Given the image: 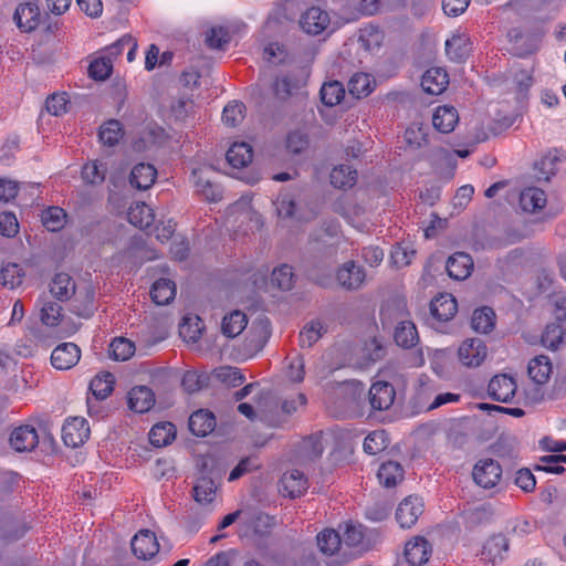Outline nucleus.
Masks as SVG:
<instances>
[{
	"instance_id": "44",
	"label": "nucleus",
	"mask_w": 566,
	"mask_h": 566,
	"mask_svg": "<svg viewBox=\"0 0 566 566\" xmlns=\"http://www.w3.org/2000/svg\"><path fill=\"white\" fill-rule=\"evenodd\" d=\"M317 547L326 556L336 554L342 545V537L334 528H325L316 536Z\"/></svg>"
},
{
	"instance_id": "25",
	"label": "nucleus",
	"mask_w": 566,
	"mask_h": 566,
	"mask_svg": "<svg viewBox=\"0 0 566 566\" xmlns=\"http://www.w3.org/2000/svg\"><path fill=\"white\" fill-rule=\"evenodd\" d=\"M328 332L326 321H307L300 331L298 344L302 348H311Z\"/></svg>"
},
{
	"instance_id": "59",
	"label": "nucleus",
	"mask_w": 566,
	"mask_h": 566,
	"mask_svg": "<svg viewBox=\"0 0 566 566\" xmlns=\"http://www.w3.org/2000/svg\"><path fill=\"white\" fill-rule=\"evenodd\" d=\"M113 71V62L109 55H102L91 62L88 66L90 76L94 80H106Z\"/></svg>"
},
{
	"instance_id": "19",
	"label": "nucleus",
	"mask_w": 566,
	"mask_h": 566,
	"mask_svg": "<svg viewBox=\"0 0 566 566\" xmlns=\"http://www.w3.org/2000/svg\"><path fill=\"white\" fill-rule=\"evenodd\" d=\"M448 275L457 281L465 280L473 270V260L465 252H457L449 256L446 265Z\"/></svg>"
},
{
	"instance_id": "52",
	"label": "nucleus",
	"mask_w": 566,
	"mask_h": 566,
	"mask_svg": "<svg viewBox=\"0 0 566 566\" xmlns=\"http://www.w3.org/2000/svg\"><path fill=\"white\" fill-rule=\"evenodd\" d=\"M24 271L18 263H6L0 270V283L8 289H15L21 285Z\"/></svg>"
},
{
	"instance_id": "7",
	"label": "nucleus",
	"mask_w": 566,
	"mask_h": 566,
	"mask_svg": "<svg viewBox=\"0 0 566 566\" xmlns=\"http://www.w3.org/2000/svg\"><path fill=\"white\" fill-rule=\"evenodd\" d=\"M90 437V427L84 418L75 417L62 427V439L67 447L77 448Z\"/></svg>"
},
{
	"instance_id": "8",
	"label": "nucleus",
	"mask_w": 566,
	"mask_h": 566,
	"mask_svg": "<svg viewBox=\"0 0 566 566\" xmlns=\"http://www.w3.org/2000/svg\"><path fill=\"white\" fill-rule=\"evenodd\" d=\"M329 23V14L319 7H311L300 18L301 29L311 35L323 33Z\"/></svg>"
},
{
	"instance_id": "22",
	"label": "nucleus",
	"mask_w": 566,
	"mask_h": 566,
	"mask_svg": "<svg viewBox=\"0 0 566 566\" xmlns=\"http://www.w3.org/2000/svg\"><path fill=\"white\" fill-rule=\"evenodd\" d=\"M507 549V539L501 534L493 535L484 543L481 551V558L484 562L495 565L503 560L504 554Z\"/></svg>"
},
{
	"instance_id": "21",
	"label": "nucleus",
	"mask_w": 566,
	"mask_h": 566,
	"mask_svg": "<svg viewBox=\"0 0 566 566\" xmlns=\"http://www.w3.org/2000/svg\"><path fill=\"white\" fill-rule=\"evenodd\" d=\"M449 76L441 67H431L424 72L421 78L422 90L431 95H439L447 90Z\"/></svg>"
},
{
	"instance_id": "61",
	"label": "nucleus",
	"mask_w": 566,
	"mask_h": 566,
	"mask_svg": "<svg viewBox=\"0 0 566 566\" xmlns=\"http://www.w3.org/2000/svg\"><path fill=\"white\" fill-rule=\"evenodd\" d=\"M213 376L219 381L230 387H238L243 384L244 376L240 369L232 366H221L213 371Z\"/></svg>"
},
{
	"instance_id": "51",
	"label": "nucleus",
	"mask_w": 566,
	"mask_h": 566,
	"mask_svg": "<svg viewBox=\"0 0 566 566\" xmlns=\"http://www.w3.org/2000/svg\"><path fill=\"white\" fill-rule=\"evenodd\" d=\"M565 335V327L557 322H552L546 325L542 334V345L551 350H556L563 343Z\"/></svg>"
},
{
	"instance_id": "58",
	"label": "nucleus",
	"mask_w": 566,
	"mask_h": 566,
	"mask_svg": "<svg viewBox=\"0 0 566 566\" xmlns=\"http://www.w3.org/2000/svg\"><path fill=\"white\" fill-rule=\"evenodd\" d=\"M388 447V436L385 430H374L364 440L363 449L367 454L376 455Z\"/></svg>"
},
{
	"instance_id": "48",
	"label": "nucleus",
	"mask_w": 566,
	"mask_h": 566,
	"mask_svg": "<svg viewBox=\"0 0 566 566\" xmlns=\"http://www.w3.org/2000/svg\"><path fill=\"white\" fill-rule=\"evenodd\" d=\"M303 85V78L295 74L277 77L273 91L277 98L285 99Z\"/></svg>"
},
{
	"instance_id": "14",
	"label": "nucleus",
	"mask_w": 566,
	"mask_h": 566,
	"mask_svg": "<svg viewBox=\"0 0 566 566\" xmlns=\"http://www.w3.org/2000/svg\"><path fill=\"white\" fill-rule=\"evenodd\" d=\"M422 512V501L417 496H408L398 505L396 518L402 528H410Z\"/></svg>"
},
{
	"instance_id": "63",
	"label": "nucleus",
	"mask_w": 566,
	"mask_h": 566,
	"mask_svg": "<svg viewBox=\"0 0 566 566\" xmlns=\"http://www.w3.org/2000/svg\"><path fill=\"white\" fill-rule=\"evenodd\" d=\"M209 377L207 374H199L195 370H188L184 374L181 386L189 392H196L208 385Z\"/></svg>"
},
{
	"instance_id": "30",
	"label": "nucleus",
	"mask_w": 566,
	"mask_h": 566,
	"mask_svg": "<svg viewBox=\"0 0 566 566\" xmlns=\"http://www.w3.org/2000/svg\"><path fill=\"white\" fill-rule=\"evenodd\" d=\"M189 430L197 437H206L216 428V418L211 411L198 410L189 417Z\"/></svg>"
},
{
	"instance_id": "3",
	"label": "nucleus",
	"mask_w": 566,
	"mask_h": 566,
	"mask_svg": "<svg viewBox=\"0 0 566 566\" xmlns=\"http://www.w3.org/2000/svg\"><path fill=\"white\" fill-rule=\"evenodd\" d=\"M243 350L247 356H253L263 349L270 335V321H249L243 331Z\"/></svg>"
},
{
	"instance_id": "54",
	"label": "nucleus",
	"mask_w": 566,
	"mask_h": 566,
	"mask_svg": "<svg viewBox=\"0 0 566 566\" xmlns=\"http://www.w3.org/2000/svg\"><path fill=\"white\" fill-rule=\"evenodd\" d=\"M217 486L214 481L208 476H201L193 486V499L200 504H209L213 501Z\"/></svg>"
},
{
	"instance_id": "1",
	"label": "nucleus",
	"mask_w": 566,
	"mask_h": 566,
	"mask_svg": "<svg viewBox=\"0 0 566 566\" xmlns=\"http://www.w3.org/2000/svg\"><path fill=\"white\" fill-rule=\"evenodd\" d=\"M81 328V324L73 321H29L25 326L27 335L34 344L51 345L67 338Z\"/></svg>"
},
{
	"instance_id": "45",
	"label": "nucleus",
	"mask_w": 566,
	"mask_h": 566,
	"mask_svg": "<svg viewBox=\"0 0 566 566\" xmlns=\"http://www.w3.org/2000/svg\"><path fill=\"white\" fill-rule=\"evenodd\" d=\"M384 41L382 31L373 24H366L359 29L358 33V44L365 51H373L378 49Z\"/></svg>"
},
{
	"instance_id": "17",
	"label": "nucleus",
	"mask_w": 566,
	"mask_h": 566,
	"mask_svg": "<svg viewBox=\"0 0 566 566\" xmlns=\"http://www.w3.org/2000/svg\"><path fill=\"white\" fill-rule=\"evenodd\" d=\"M336 277L344 289L357 290L363 285L366 274L361 266L348 261L338 269Z\"/></svg>"
},
{
	"instance_id": "31",
	"label": "nucleus",
	"mask_w": 566,
	"mask_h": 566,
	"mask_svg": "<svg viewBox=\"0 0 566 566\" xmlns=\"http://www.w3.org/2000/svg\"><path fill=\"white\" fill-rule=\"evenodd\" d=\"M493 509L490 504H481L463 511L462 518L467 528L473 530L491 522Z\"/></svg>"
},
{
	"instance_id": "50",
	"label": "nucleus",
	"mask_w": 566,
	"mask_h": 566,
	"mask_svg": "<svg viewBox=\"0 0 566 566\" xmlns=\"http://www.w3.org/2000/svg\"><path fill=\"white\" fill-rule=\"evenodd\" d=\"M176 437V428L171 422L155 424L149 432V441L154 447H165Z\"/></svg>"
},
{
	"instance_id": "40",
	"label": "nucleus",
	"mask_w": 566,
	"mask_h": 566,
	"mask_svg": "<svg viewBox=\"0 0 566 566\" xmlns=\"http://www.w3.org/2000/svg\"><path fill=\"white\" fill-rule=\"evenodd\" d=\"M252 147L244 142L233 143L227 151V160L233 168H242L252 161Z\"/></svg>"
},
{
	"instance_id": "27",
	"label": "nucleus",
	"mask_w": 566,
	"mask_h": 566,
	"mask_svg": "<svg viewBox=\"0 0 566 566\" xmlns=\"http://www.w3.org/2000/svg\"><path fill=\"white\" fill-rule=\"evenodd\" d=\"M157 177V170L151 164L139 163L130 171L129 181L133 187L146 190L153 186Z\"/></svg>"
},
{
	"instance_id": "6",
	"label": "nucleus",
	"mask_w": 566,
	"mask_h": 566,
	"mask_svg": "<svg viewBox=\"0 0 566 566\" xmlns=\"http://www.w3.org/2000/svg\"><path fill=\"white\" fill-rule=\"evenodd\" d=\"M432 554V546L427 538L416 536L405 545L403 555L400 560L408 562L411 565L424 566Z\"/></svg>"
},
{
	"instance_id": "57",
	"label": "nucleus",
	"mask_w": 566,
	"mask_h": 566,
	"mask_svg": "<svg viewBox=\"0 0 566 566\" xmlns=\"http://www.w3.org/2000/svg\"><path fill=\"white\" fill-rule=\"evenodd\" d=\"M135 352V345L127 338L117 337L109 344V357L117 361L129 359Z\"/></svg>"
},
{
	"instance_id": "64",
	"label": "nucleus",
	"mask_w": 566,
	"mask_h": 566,
	"mask_svg": "<svg viewBox=\"0 0 566 566\" xmlns=\"http://www.w3.org/2000/svg\"><path fill=\"white\" fill-rule=\"evenodd\" d=\"M564 158L565 154L563 150L552 149L541 158L536 166L548 179L549 175L555 174L557 163L563 161Z\"/></svg>"
},
{
	"instance_id": "12",
	"label": "nucleus",
	"mask_w": 566,
	"mask_h": 566,
	"mask_svg": "<svg viewBox=\"0 0 566 566\" xmlns=\"http://www.w3.org/2000/svg\"><path fill=\"white\" fill-rule=\"evenodd\" d=\"M516 382L513 377L505 374L495 375L489 382L490 397L500 402H510L516 391Z\"/></svg>"
},
{
	"instance_id": "39",
	"label": "nucleus",
	"mask_w": 566,
	"mask_h": 566,
	"mask_svg": "<svg viewBox=\"0 0 566 566\" xmlns=\"http://www.w3.org/2000/svg\"><path fill=\"white\" fill-rule=\"evenodd\" d=\"M115 377L106 371L96 375L90 382V391L94 396L95 401L106 399L114 390Z\"/></svg>"
},
{
	"instance_id": "4",
	"label": "nucleus",
	"mask_w": 566,
	"mask_h": 566,
	"mask_svg": "<svg viewBox=\"0 0 566 566\" xmlns=\"http://www.w3.org/2000/svg\"><path fill=\"white\" fill-rule=\"evenodd\" d=\"M472 476L474 482L481 488L492 489L502 476V468L493 459H482L475 463Z\"/></svg>"
},
{
	"instance_id": "18",
	"label": "nucleus",
	"mask_w": 566,
	"mask_h": 566,
	"mask_svg": "<svg viewBox=\"0 0 566 566\" xmlns=\"http://www.w3.org/2000/svg\"><path fill=\"white\" fill-rule=\"evenodd\" d=\"M210 172L207 168L193 169L191 174L192 181L197 191L205 197L208 201H219L222 198V191L219 186L211 182L208 178Z\"/></svg>"
},
{
	"instance_id": "29",
	"label": "nucleus",
	"mask_w": 566,
	"mask_h": 566,
	"mask_svg": "<svg viewBox=\"0 0 566 566\" xmlns=\"http://www.w3.org/2000/svg\"><path fill=\"white\" fill-rule=\"evenodd\" d=\"M457 312V300L449 293H442L430 302L432 318H454Z\"/></svg>"
},
{
	"instance_id": "43",
	"label": "nucleus",
	"mask_w": 566,
	"mask_h": 566,
	"mask_svg": "<svg viewBox=\"0 0 566 566\" xmlns=\"http://www.w3.org/2000/svg\"><path fill=\"white\" fill-rule=\"evenodd\" d=\"M376 86V81L368 73H355L348 82V91L356 98L369 95Z\"/></svg>"
},
{
	"instance_id": "53",
	"label": "nucleus",
	"mask_w": 566,
	"mask_h": 566,
	"mask_svg": "<svg viewBox=\"0 0 566 566\" xmlns=\"http://www.w3.org/2000/svg\"><path fill=\"white\" fill-rule=\"evenodd\" d=\"M319 95L324 105L335 106L343 101L345 96V88L338 81L326 82L323 84Z\"/></svg>"
},
{
	"instance_id": "37",
	"label": "nucleus",
	"mask_w": 566,
	"mask_h": 566,
	"mask_svg": "<svg viewBox=\"0 0 566 566\" xmlns=\"http://www.w3.org/2000/svg\"><path fill=\"white\" fill-rule=\"evenodd\" d=\"M544 190L537 187L525 188L520 195V206L526 212H536L546 205Z\"/></svg>"
},
{
	"instance_id": "5",
	"label": "nucleus",
	"mask_w": 566,
	"mask_h": 566,
	"mask_svg": "<svg viewBox=\"0 0 566 566\" xmlns=\"http://www.w3.org/2000/svg\"><path fill=\"white\" fill-rule=\"evenodd\" d=\"M444 49L450 61L462 63L470 57L473 51V42L468 33L455 32L446 40Z\"/></svg>"
},
{
	"instance_id": "36",
	"label": "nucleus",
	"mask_w": 566,
	"mask_h": 566,
	"mask_svg": "<svg viewBox=\"0 0 566 566\" xmlns=\"http://www.w3.org/2000/svg\"><path fill=\"white\" fill-rule=\"evenodd\" d=\"M409 315L407 300L403 295L394 294L388 296L381 307V318H402Z\"/></svg>"
},
{
	"instance_id": "56",
	"label": "nucleus",
	"mask_w": 566,
	"mask_h": 566,
	"mask_svg": "<svg viewBox=\"0 0 566 566\" xmlns=\"http://www.w3.org/2000/svg\"><path fill=\"white\" fill-rule=\"evenodd\" d=\"M294 272L292 266L287 264H281L273 269L271 275V284L282 291H289L294 284Z\"/></svg>"
},
{
	"instance_id": "24",
	"label": "nucleus",
	"mask_w": 566,
	"mask_h": 566,
	"mask_svg": "<svg viewBox=\"0 0 566 566\" xmlns=\"http://www.w3.org/2000/svg\"><path fill=\"white\" fill-rule=\"evenodd\" d=\"M459 123V114L455 107L450 105L438 106L432 115V125L442 133H451Z\"/></svg>"
},
{
	"instance_id": "11",
	"label": "nucleus",
	"mask_w": 566,
	"mask_h": 566,
	"mask_svg": "<svg viewBox=\"0 0 566 566\" xmlns=\"http://www.w3.org/2000/svg\"><path fill=\"white\" fill-rule=\"evenodd\" d=\"M460 361L467 367H478L486 357V346L479 338L464 340L458 350Z\"/></svg>"
},
{
	"instance_id": "23",
	"label": "nucleus",
	"mask_w": 566,
	"mask_h": 566,
	"mask_svg": "<svg viewBox=\"0 0 566 566\" xmlns=\"http://www.w3.org/2000/svg\"><path fill=\"white\" fill-rule=\"evenodd\" d=\"M155 405V395L147 386H137L128 392V407L130 410L144 413Z\"/></svg>"
},
{
	"instance_id": "34",
	"label": "nucleus",
	"mask_w": 566,
	"mask_h": 566,
	"mask_svg": "<svg viewBox=\"0 0 566 566\" xmlns=\"http://www.w3.org/2000/svg\"><path fill=\"white\" fill-rule=\"evenodd\" d=\"M50 292L57 301H67L75 293V283L67 273H56L50 284Z\"/></svg>"
},
{
	"instance_id": "42",
	"label": "nucleus",
	"mask_w": 566,
	"mask_h": 566,
	"mask_svg": "<svg viewBox=\"0 0 566 566\" xmlns=\"http://www.w3.org/2000/svg\"><path fill=\"white\" fill-rule=\"evenodd\" d=\"M361 353L367 364H374L385 358L387 349L381 338L376 335H368L364 339Z\"/></svg>"
},
{
	"instance_id": "2",
	"label": "nucleus",
	"mask_w": 566,
	"mask_h": 566,
	"mask_svg": "<svg viewBox=\"0 0 566 566\" xmlns=\"http://www.w3.org/2000/svg\"><path fill=\"white\" fill-rule=\"evenodd\" d=\"M544 35L545 30L541 27L526 30L513 28L509 32L513 50L521 57H525L537 52Z\"/></svg>"
},
{
	"instance_id": "35",
	"label": "nucleus",
	"mask_w": 566,
	"mask_h": 566,
	"mask_svg": "<svg viewBox=\"0 0 566 566\" xmlns=\"http://www.w3.org/2000/svg\"><path fill=\"white\" fill-rule=\"evenodd\" d=\"M129 223L139 229H148L155 221L153 209L144 202H136L127 211Z\"/></svg>"
},
{
	"instance_id": "33",
	"label": "nucleus",
	"mask_w": 566,
	"mask_h": 566,
	"mask_svg": "<svg viewBox=\"0 0 566 566\" xmlns=\"http://www.w3.org/2000/svg\"><path fill=\"white\" fill-rule=\"evenodd\" d=\"M394 339L399 347L411 348L419 342L413 321H399L394 331Z\"/></svg>"
},
{
	"instance_id": "15",
	"label": "nucleus",
	"mask_w": 566,
	"mask_h": 566,
	"mask_svg": "<svg viewBox=\"0 0 566 566\" xmlns=\"http://www.w3.org/2000/svg\"><path fill=\"white\" fill-rule=\"evenodd\" d=\"M159 544L149 530L139 531L132 539V551L137 558L149 559L158 553Z\"/></svg>"
},
{
	"instance_id": "28",
	"label": "nucleus",
	"mask_w": 566,
	"mask_h": 566,
	"mask_svg": "<svg viewBox=\"0 0 566 566\" xmlns=\"http://www.w3.org/2000/svg\"><path fill=\"white\" fill-rule=\"evenodd\" d=\"M530 378L537 385H545L553 373V365L548 356L538 355L532 358L527 366Z\"/></svg>"
},
{
	"instance_id": "13",
	"label": "nucleus",
	"mask_w": 566,
	"mask_h": 566,
	"mask_svg": "<svg viewBox=\"0 0 566 566\" xmlns=\"http://www.w3.org/2000/svg\"><path fill=\"white\" fill-rule=\"evenodd\" d=\"M396 398L394 386L387 381H376L368 391V399L374 410L389 409Z\"/></svg>"
},
{
	"instance_id": "9",
	"label": "nucleus",
	"mask_w": 566,
	"mask_h": 566,
	"mask_svg": "<svg viewBox=\"0 0 566 566\" xmlns=\"http://www.w3.org/2000/svg\"><path fill=\"white\" fill-rule=\"evenodd\" d=\"M81 358V349L74 343H62L51 354V364L59 370H69L74 367Z\"/></svg>"
},
{
	"instance_id": "47",
	"label": "nucleus",
	"mask_w": 566,
	"mask_h": 566,
	"mask_svg": "<svg viewBox=\"0 0 566 566\" xmlns=\"http://www.w3.org/2000/svg\"><path fill=\"white\" fill-rule=\"evenodd\" d=\"M124 137V128L119 120L109 119L105 122L98 132L99 142L104 146L113 147Z\"/></svg>"
},
{
	"instance_id": "49",
	"label": "nucleus",
	"mask_w": 566,
	"mask_h": 566,
	"mask_svg": "<svg viewBox=\"0 0 566 566\" xmlns=\"http://www.w3.org/2000/svg\"><path fill=\"white\" fill-rule=\"evenodd\" d=\"M357 171L348 165H338L331 172V184L335 188H352L356 184Z\"/></svg>"
},
{
	"instance_id": "55",
	"label": "nucleus",
	"mask_w": 566,
	"mask_h": 566,
	"mask_svg": "<svg viewBox=\"0 0 566 566\" xmlns=\"http://www.w3.org/2000/svg\"><path fill=\"white\" fill-rule=\"evenodd\" d=\"M43 226L52 232L61 230L66 223V213L60 207H49L41 216Z\"/></svg>"
},
{
	"instance_id": "26",
	"label": "nucleus",
	"mask_w": 566,
	"mask_h": 566,
	"mask_svg": "<svg viewBox=\"0 0 566 566\" xmlns=\"http://www.w3.org/2000/svg\"><path fill=\"white\" fill-rule=\"evenodd\" d=\"M244 525L259 537H265L271 533L275 524L274 517L263 512H249L244 514Z\"/></svg>"
},
{
	"instance_id": "38",
	"label": "nucleus",
	"mask_w": 566,
	"mask_h": 566,
	"mask_svg": "<svg viewBox=\"0 0 566 566\" xmlns=\"http://www.w3.org/2000/svg\"><path fill=\"white\" fill-rule=\"evenodd\" d=\"M176 296V284L169 279H159L150 289V297L157 305L169 304Z\"/></svg>"
},
{
	"instance_id": "46",
	"label": "nucleus",
	"mask_w": 566,
	"mask_h": 566,
	"mask_svg": "<svg viewBox=\"0 0 566 566\" xmlns=\"http://www.w3.org/2000/svg\"><path fill=\"white\" fill-rule=\"evenodd\" d=\"M377 478L384 486L392 488L403 479V469L399 462L388 461L379 467Z\"/></svg>"
},
{
	"instance_id": "41",
	"label": "nucleus",
	"mask_w": 566,
	"mask_h": 566,
	"mask_svg": "<svg viewBox=\"0 0 566 566\" xmlns=\"http://www.w3.org/2000/svg\"><path fill=\"white\" fill-rule=\"evenodd\" d=\"M28 530L29 526L27 523L18 517L6 515L1 520V536L6 541H18L27 533Z\"/></svg>"
},
{
	"instance_id": "20",
	"label": "nucleus",
	"mask_w": 566,
	"mask_h": 566,
	"mask_svg": "<svg viewBox=\"0 0 566 566\" xmlns=\"http://www.w3.org/2000/svg\"><path fill=\"white\" fill-rule=\"evenodd\" d=\"M14 21L23 32L33 31L40 22V9L32 2L21 3L14 12Z\"/></svg>"
},
{
	"instance_id": "32",
	"label": "nucleus",
	"mask_w": 566,
	"mask_h": 566,
	"mask_svg": "<svg viewBox=\"0 0 566 566\" xmlns=\"http://www.w3.org/2000/svg\"><path fill=\"white\" fill-rule=\"evenodd\" d=\"M281 485L287 492L290 497L301 496L308 488L307 479L300 470L285 472L281 479Z\"/></svg>"
},
{
	"instance_id": "62",
	"label": "nucleus",
	"mask_w": 566,
	"mask_h": 566,
	"mask_svg": "<svg viewBox=\"0 0 566 566\" xmlns=\"http://www.w3.org/2000/svg\"><path fill=\"white\" fill-rule=\"evenodd\" d=\"M428 126L411 124L405 132L407 144L413 148H420L428 144Z\"/></svg>"
},
{
	"instance_id": "10",
	"label": "nucleus",
	"mask_w": 566,
	"mask_h": 566,
	"mask_svg": "<svg viewBox=\"0 0 566 566\" xmlns=\"http://www.w3.org/2000/svg\"><path fill=\"white\" fill-rule=\"evenodd\" d=\"M217 323V321H214ZM219 326L216 324L213 332L209 334L205 321H181L179 324V335L187 343H197L205 338L207 342H213L218 334Z\"/></svg>"
},
{
	"instance_id": "60",
	"label": "nucleus",
	"mask_w": 566,
	"mask_h": 566,
	"mask_svg": "<svg viewBox=\"0 0 566 566\" xmlns=\"http://www.w3.org/2000/svg\"><path fill=\"white\" fill-rule=\"evenodd\" d=\"M106 167L98 160L86 163L82 168V178L86 184L98 185L105 179Z\"/></svg>"
},
{
	"instance_id": "16",
	"label": "nucleus",
	"mask_w": 566,
	"mask_h": 566,
	"mask_svg": "<svg viewBox=\"0 0 566 566\" xmlns=\"http://www.w3.org/2000/svg\"><path fill=\"white\" fill-rule=\"evenodd\" d=\"M10 444L18 452H30L39 444L38 431L29 424L20 426L11 432Z\"/></svg>"
}]
</instances>
